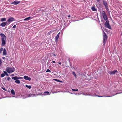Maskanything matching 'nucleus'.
I'll list each match as a JSON object with an SVG mask.
<instances>
[{
    "label": "nucleus",
    "mask_w": 122,
    "mask_h": 122,
    "mask_svg": "<svg viewBox=\"0 0 122 122\" xmlns=\"http://www.w3.org/2000/svg\"><path fill=\"white\" fill-rule=\"evenodd\" d=\"M1 38L2 46H4L6 43V36L3 33L0 34Z\"/></svg>",
    "instance_id": "obj_1"
},
{
    "label": "nucleus",
    "mask_w": 122,
    "mask_h": 122,
    "mask_svg": "<svg viewBox=\"0 0 122 122\" xmlns=\"http://www.w3.org/2000/svg\"><path fill=\"white\" fill-rule=\"evenodd\" d=\"M103 45H105V43L106 41L107 40V35L106 34V33L103 30Z\"/></svg>",
    "instance_id": "obj_2"
},
{
    "label": "nucleus",
    "mask_w": 122,
    "mask_h": 122,
    "mask_svg": "<svg viewBox=\"0 0 122 122\" xmlns=\"http://www.w3.org/2000/svg\"><path fill=\"white\" fill-rule=\"evenodd\" d=\"M6 71L9 73H11L15 71L14 68L9 67H7L6 69Z\"/></svg>",
    "instance_id": "obj_3"
},
{
    "label": "nucleus",
    "mask_w": 122,
    "mask_h": 122,
    "mask_svg": "<svg viewBox=\"0 0 122 122\" xmlns=\"http://www.w3.org/2000/svg\"><path fill=\"white\" fill-rule=\"evenodd\" d=\"M103 4L104 5L106 10L108 11L109 10V9L108 8V4L107 1L103 0Z\"/></svg>",
    "instance_id": "obj_4"
},
{
    "label": "nucleus",
    "mask_w": 122,
    "mask_h": 122,
    "mask_svg": "<svg viewBox=\"0 0 122 122\" xmlns=\"http://www.w3.org/2000/svg\"><path fill=\"white\" fill-rule=\"evenodd\" d=\"M105 27L107 28L111 29V27L109 24V22L108 21H106L104 24Z\"/></svg>",
    "instance_id": "obj_5"
},
{
    "label": "nucleus",
    "mask_w": 122,
    "mask_h": 122,
    "mask_svg": "<svg viewBox=\"0 0 122 122\" xmlns=\"http://www.w3.org/2000/svg\"><path fill=\"white\" fill-rule=\"evenodd\" d=\"M117 72V71L116 70H115L113 71H111L108 72V73L110 74V75H114Z\"/></svg>",
    "instance_id": "obj_6"
},
{
    "label": "nucleus",
    "mask_w": 122,
    "mask_h": 122,
    "mask_svg": "<svg viewBox=\"0 0 122 122\" xmlns=\"http://www.w3.org/2000/svg\"><path fill=\"white\" fill-rule=\"evenodd\" d=\"M59 34L60 33H58L57 35L55 37V42L56 43H57L58 42V39L59 36Z\"/></svg>",
    "instance_id": "obj_7"
},
{
    "label": "nucleus",
    "mask_w": 122,
    "mask_h": 122,
    "mask_svg": "<svg viewBox=\"0 0 122 122\" xmlns=\"http://www.w3.org/2000/svg\"><path fill=\"white\" fill-rule=\"evenodd\" d=\"M24 78L26 80H28L30 81L31 80V78L27 76H25L24 77Z\"/></svg>",
    "instance_id": "obj_8"
},
{
    "label": "nucleus",
    "mask_w": 122,
    "mask_h": 122,
    "mask_svg": "<svg viewBox=\"0 0 122 122\" xmlns=\"http://www.w3.org/2000/svg\"><path fill=\"white\" fill-rule=\"evenodd\" d=\"M14 19L13 18V17H10L9 18V19L7 21L8 22H11L14 21Z\"/></svg>",
    "instance_id": "obj_9"
},
{
    "label": "nucleus",
    "mask_w": 122,
    "mask_h": 122,
    "mask_svg": "<svg viewBox=\"0 0 122 122\" xmlns=\"http://www.w3.org/2000/svg\"><path fill=\"white\" fill-rule=\"evenodd\" d=\"M31 19L32 18L31 17H29L27 18H26L24 19L23 20L24 21H27Z\"/></svg>",
    "instance_id": "obj_10"
},
{
    "label": "nucleus",
    "mask_w": 122,
    "mask_h": 122,
    "mask_svg": "<svg viewBox=\"0 0 122 122\" xmlns=\"http://www.w3.org/2000/svg\"><path fill=\"white\" fill-rule=\"evenodd\" d=\"M7 24V22H3L1 23L0 25L2 27H4Z\"/></svg>",
    "instance_id": "obj_11"
},
{
    "label": "nucleus",
    "mask_w": 122,
    "mask_h": 122,
    "mask_svg": "<svg viewBox=\"0 0 122 122\" xmlns=\"http://www.w3.org/2000/svg\"><path fill=\"white\" fill-rule=\"evenodd\" d=\"M20 3V2L17 1H15L13 2L12 3V4H14L15 5H16Z\"/></svg>",
    "instance_id": "obj_12"
},
{
    "label": "nucleus",
    "mask_w": 122,
    "mask_h": 122,
    "mask_svg": "<svg viewBox=\"0 0 122 122\" xmlns=\"http://www.w3.org/2000/svg\"><path fill=\"white\" fill-rule=\"evenodd\" d=\"M3 55H5L7 54V52L6 49L5 48L3 49Z\"/></svg>",
    "instance_id": "obj_13"
},
{
    "label": "nucleus",
    "mask_w": 122,
    "mask_h": 122,
    "mask_svg": "<svg viewBox=\"0 0 122 122\" xmlns=\"http://www.w3.org/2000/svg\"><path fill=\"white\" fill-rule=\"evenodd\" d=\"M102 14L103 17L107 15L106 13L104 11H103L102 12Z\"/></svg>",
    "instance_id": "obj_14"
},
{
    "label": "nucleus",
    "mask_w": 122,
    "mask_h": 122,
    "mask_svg": "<svg viewBox=\"0 0 122 122\" xmlns=\"http://www.w3.org/2000/svg\"><path fill=\"white\" fill-rule=\"evenodd\" d=\"M102 14L103 17L107 15L106 13L104 11H103L102 12Z\"/></svg>",
    "instance_id": "obj_15"
},
{
    "label": "nucleus",
    "mask_w": 122,
    "mask_h": 122,
    "mask_svg": "<svg viewBox=\"0 0 122 122\" xmlns=\"http://www.w3.org/2000/svg\"><path fill=\"white\" fill-rule=\"evenodd\" d=\"M11 92L12 94L13 95H15V92L14 90L13 89H12L11 91Z\"/></svg>",
    "instance_id": "obj_16"
},
{
    "label": "nucleus",
    "mask_w": 122,
    "mask_h": 122,
    "mask_svg": "<svg viewBox=\"0 0 122 122\" xmlns=\"http://www.w3.org/2000/svg\"><path fill=\"white\" fill-rule=\"evenodd\" d=\"M92 10L93 11H97V9H96L95 7H92Z\"/></svg>",
    "instance_id": "obj_17"
},
{
    "label": "nucleus",
    "mask_w": 122,
    "mask_h": 122,
    "mask_svg": "<svg viewBox=\"0 0 122 122\" xmlns=\"http://www.w3.org/2000/svg\"><path fill=\"white\" fill-rule=\"evenodd\" d=\"M12 79L14 80H17L19 79L18 77L15 76L12 77Z\"/></svg>",
    "instance_id": "obj_18"
},
{
    "label": "nucleus",
    "mask_w": 122,
    "mask_h": 122,
    "mask_svg": "<svg viewBox=\"0 0 122 122\" xmlns=\"http://www.w3.org/2000/svg\"><path fill=\"white\" fill-rule=\"evenodd\" d=\"M103 18L105 20H107V15L105 16H103Z\"/></svg>",
    "instance_id": "obj_19"
},
{
    "label": "nucleus",
    "mask_w": 122,
    "mask_h": 122,
    "mask_svg": "<svg viewBox=\"0 0 122 122\" xmlns=\"http://www.w3.org/2000/svg\"><path fill=\"white\" fill-rule=\"evenodd\" d=\"M25 86L27 88H28L29 89H30L31 88V86L30 85L28 86L26 85H25Z\"/></svg>",
    "instance_id": "obj_20"
},
{
    "label": "nucleus",
    "mask_w": 122,
    "mask_h": 122,
    "mask_svg": "<svg viewBox=\"0 0 122 122\" xmlns=\"http://www.w3.org/2000/svg\"><path fill=\"white\" fill-rule=\"evenodd\" d=\"M35 94H29L28 95V97H34L35 96Z\"/></svg>",
    "instance_id": "obj_21"
},
{
    "label": "nucleus",
    "mask_w": 122,
    "mask_h": 122,
    "mask_svg": "<svg viewBox=\"0 0 122 122\" xmlns=\"http://www.w3.org/2000/svg\"><path fill=\"white\" fill-rule=\"evenodd\" d=\"M6 18H3L1 19V21H3L6 20Z\"/></svg>",
    "instance_id": "obj_22"
},
{
    "label": "nucleus",
    "mask_w": 122,
    "mask_h": 122,
    "mask_svg": "<svg viewBox=\"0 0 122 122\" xmlns=\"http://www.w3.org/2000/svg\"><path fill=\"white\" fill-rule=\"evenodd\" d=\"M15 82L17 84H19L20 83V81L18 80H16L15 81Z\"/></svg>",
    "instance_id": "obj_23"
},
{
    "label": "nucleus",
    "mask_w": 122,
    "mask_h": 122,
    "mask_svg": "<svg viewBox=\"0 0 122 122\" xmlns=\"http://www.w3.org/2000/svg\"><path fill=\"white\" fill-rule=\"evenodd\" d=\"M3 72L4 74H5V75H6L7 76H8L9 75L5 71H3Z\"/></svg>",
    "instance_id": "obj_24"
},
{
    "label": "nucleus",
    "mask_w": 122,
    "mask_h": 122,
    "mask_svg": "<svg viewBox=\"0 0 122 122\" xmlns=\"http://www.w3.org/2000/svg\"><path fill=\"white\" fill-rule=\"evenodd\" d=\"M3 48L2 47L0 49V53H2V51H3Z\"/></svg>",
    "instance_id": "obj_25"
},
{
    "label": "nucleus",
    "mask_w": 122,
    "mask_h": 122,
    "mask_svg": "<svg viewBox=\"0 0 122 122\" xmlns=\"http://www.w3.org/2000/svg\"><path fill=\"white\" fill-rule=\"evenodd\" d=\"M5 76V74L4 73H2L1 75V76L2 78L3 77Z\"/></svg>",
    "instance_id": "obj_26"
},
{
    "label": "nucleus",
    "mask_w": 122,
    "mask_h": 122,
    "mask_svg": "<svg viewBox=\"0 0 122 122\" xmlns=\"http://www.w3.org/2000/svg\"><path fill=\"white\" fill-rule=\"evenodd\" d=\"M51 72V71L48 69H47V70L46 71V72Z\"/></svg>",
    "instance_id": "obj_27"
},
{
    "label": "nucleus",
    "mask_w": 122,
    "mask_h": 122,
    "mask_svg": "<svg viewBox=\"0 0 122 122\" xmlns=\"http://www.w3.org/2000/svg\"><path fill=\"white\" fill-rule=\"evenodd\" d=\"M72 91H78V90L77 89H72Z\"/></svg>",
    "instance_id": "obj_28"
},
{
    "label": "nucleus",
    "mask_w": 122,
    "mask_h": 122,
    "mask_svg": "<svg viewBox=\"0 0 122 122\" xmlns=\"http://www.w3.org/2000/svg\"><path fill=\"white\" fill-rule=\"evenodd\" d=\"M72 74L75 76L76 78V76L75 72H73Z\"/></svg>",
    "instance_id": "obj_29"
},
{
    "label": "nucleus",
    "mask_w": 122,
    "mask_h": 122,
    "mask_svg": "<svg viewBox=\"0 0 122 122\" xmlns=\"http://www.w3.org/2000/svg\"><path fill=\"white\" fill-rule=\"evenodd\" d=\"M55 80L57 82H62V81H61L58 79H55Z\"/></svg>",
    "instance_id": "obj_30"
},
{
    "label": "nucleus",
    "mask_w": 122,
    "mask_h": 122,
    "mask_svg": "<svg viewBox=\"0 0 122 122\" xmlns=\"http://www.w3.org/2000/svg\"><path fill=\"white\" fill-rule=\"evenodd\" d=\"M44 93H47V94H49V92H44Z\"/></svg>",
    "instance_id": "obj_31"
},
{
    "label": "nucleus",
    "mask_w": 122,
    "mask_h": 122,
    "mask_svg": "<svg viewBox=\"0 0 122 122\" xmlns=\"http://www.w3.org/2000/svg\"><path fill=\"white\" fill-rule=\"evenodd\" d=\"M95 96H97L98 97H107V96H99L98 95H95Z\"/></svg>",
    "instance_id": "obj_32"
},
{
    "label": "nucleus",
    "mask_w": 122,
    "mask_h": 122,
    "mask_svg": "<svg viewBox=\"0 0 122 122\" xmlns=\"http://www.w3.org/2000/svg\"><path fill=\"white\" fill-rule=\"evenodd\" d=\"M2 63V59L0 58V64H1Z\"/></svg>",
    "instance_id": "obj_33"
},
{
    "label": "nucleus",
    "mask_w": 122,
    "mask_h": 122,
    "mask_svg": "<svg viewBox=\"0 0 122 122\" xmlns=\"http://www.w3.org/2000/svg\"><path fill=\"white\" fill-rule=\"evenodd\" d=\"M16 27V25H14L13 27V28H15Z\"/></svg>",
    "instance_id": "obj_34"
},
{
    "label": "nucleus",
    "mask_w": 122,
    "mask_h": 122,
    "mask_svg": "<svg viewBox=\"0 0 122 122\" xmlns=\"http://www.w3.org/2000/svg\"><path fill=\"white\" fill-rule=\"evenodd\" d=\"M2 89H3L5 91H7V90H6L4 88H3V87H2Z\"/></svg>",
    "instance_id": "obj_35"
},
{
    "label": "nucleus",
    "mask_w": 122,
    "mask_h": 122,
    "mask_svg": "<svg viewBox=\"0 0 122 122\" xmlns=\"http://www.w3.org/2000/svg\"><path fill=\"white\" fill-rule=\"evenodd\" d=\"M10 77H8L7 78V80L8 81H9V80L10 79Z\"/></svg>",
    "instance_id": "obj_36"
},
{
    "label": "nucleus",
    "mask_w": 122,
    "mask_h": 122,
    "mask_svg": "<svg viewBox=\"0 0 122 122\" xmlns=\"http://www.w3.org/2000/svg\"><path fill=\"white\" fill-rule=\"evenodd\" d=\"M18 78H19V79H22L23 78L22 77H18Z\"/></svg>",
    "instance_id": "obj_37"
},
{
    "label": "nucleus",
    "mask_w": 122,
    "mask_h": 122,
    "mask_svg": "<svg viewBox=\"0 0 122 122\" xmlns=\"http://www.w3.org/2000/svg\"><path fill=\"white\" fill-rule=\"evenodd\" d=\"M100 0H97V2H99Z\"/></svg>",
    "instance_id": "obj_38"
},
{
    "label": "nucleus",
    "mask_w": 122,
    "mask_h": 122,
    "mask_svg": "<svg viewBox=\"0 0 122 122\" xmlns=\"http://www.w3.org/2000/svg\"><path fill=\"white\" fill-rule=\"evenodd\" d=\"M71 16L70 15H68L67 16V17H71Z\"/></svg>",
    "instance_id": "obj_39"
},
{
    "label": "nucleus",
    "mask_w": 122,
    "mask_h": 122,
    "mask_svg": "<svg viewBox=\"0 0 122 122\" xmlns=\"http://www.w3.org/2000/svg\"><path fill=\"white\" fill-rule=\"evenodd\" d=\"M2 58L3 59H5V57H2Z\"/></svg>",
    "instance_id": "obj_40"
},
{
    "label": "nucleus",
    "mask_w": 122,
    "mask_h": 122,
    "mask_svg": "<svg viewBox=\"0 0 122 122\" xmlns=\"http://www.w3.org/2000/svg\"><path fill=\"white\" fill-rule=\"evenodd\" d=\"M52 62H53V63H55V62L54 61H52Z\"/></svg>",
    "instance_id": "obj_41"
},
{
    "label": "nucleus",
    "mask_w": 122,
    "mask_h": 122,
    "mask_svg": "<svg viewBox=\"0 0 122 122\" xmlns=\"http://www.w3.org/2000/svg\"><path fill=\"white\" fill-rule=\"evenodd\" d=\"M50 32L51 33H52V31H50Z\"/></svg>",
    "instance_id": "obj_42"
},
{
    "label": "nucleus",
    "mask_w": 122,
    "mask_h": 122,
    "mask_svg": "<svg viewBox=\"0 0 122 122\" xmlns=\"http://www.w3.org/2000/svg\"><path fill=\"white\" fill-rule=\"evenodd\" d=\"M58 63L59 64H60V65L61 64V63L60 62H58Z\"/></svg>",
    "instance_id": "obj_43"
},
{
    "label": "nucleus",
    "mask_w": 122,
    "mask_h": 122,
    "mask_svg": "<svg viewBox=\"0 0 122 122\" xmlns=\"http://www.w3.org/2000/svg\"><path fill=\"white\" fill-rule=\"evenodd\" d=\"M12 76H13L14 75L13 74H12L11 75Z\"/></svg>",
    "instance_id": "obj_44"
},
{
    "label": "nucleus",
    "mask_w": 122,
    "mask_h": 122,
    "mask_svg": "<svg viewBox=\"0 0 122 122\" xmlns=\"http://www.w3.org/2000/svg\"><path fill=\"white\" fill-rule=\"evenodd\" d=\"M118 94V93H116V94L115 95H117V94Z\"/></svg>",
    "instance_id": "obj_45"
},
{
    "label": "nucleus",
    "mask_w": 122,
    "mask_h": 122,
    "mask_svg": "<svg viewBox=\"0 0 122 122\" xmlns=\"http://www.w3.org/2000/svg\"><path fill=\"white\" fill-rule=\"evenodd\" d=\"M50 33H50V32H49V35L50 34Z\"/></svg>",
    "instance_id": "obj_46"
},
{
    "label": "nucleus",
    "mask_w": 122,
    "mask_h": 122,
    "mask_svg": "<svg viewBox=\"0 0 122 122\" xmlns=\"http://www.w3.org/2000/svg\"><path fill=\"white\" fill-rule=\"evenodd\" d=\"M54 56H56V55H55V54H54Z\"/></svg>",
    "instance_id": "obj_47"
}]
</instances>
